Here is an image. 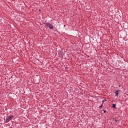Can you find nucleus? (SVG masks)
<instances>
[{
  "label": "nucleus",
  "instance_id": "nucleus-1",
  "mask_svg": "<svg viewBox=\"0 0 128 128\" xmlns=\"http://www.w3.org/2000/svg\"><path fill=\"white\" fill-rule=\"evenodd\" d=\"M14 118V116H8V118H6V122H8L10 120H12Z\"/></svg>",
  "mask_w": 128,
  "mask_h": 128
},
{
  "label": "nucleus",
  "instance_id": "nucleus-2",
  "mask_svg": "<svg viewBox=\"0 0 128 128\" xmlns=\"http://www.w3.org/2000/svg\"><path fill=\"white\" fill-rule=\"evenodd\" d=\"M46 26H48L49 28H50V30H52V28H54V26L50 23L48 22V23H46L45 24Z\"/></svg>",
  "mask_w": 128,
  "mask_h": 128
},
{
  "label": "nucleus",
  "instance_id": "nucleus-3",
  "mask_svg": "<svg viewBox=\"0 0 128 128\" xmlns=\"http://www.w3.org/2000/svg\"><path fill=\"white\" fill-rule=\"evenodd\" d=\"M120 92V90H117V91H116L115 92L116 96H118V94H119Z\"/></svg>",
  "mask_w": 128,
  "mask_h": 128
},
{
  "label": "nucleus",
  "instance_id": "nucleus-4",
  "mask_svg": "<svg viewBox=\"0 0 128 128\" xmlns=\"http://www.w3.org/2000/svg\"><path fill=\"white\" fill-rule=\"evenodd\" d=\"M116 104H112V108H116Z\"/></svg>",
  "mask_w": 128,
  "mask_h": 128
},
{
  "label": "nucleus",
  "instance_id": "nucleus-5",
  "mask_svg": "<svg viewBox=\"0 0 128 128\" xmlns=\"http://www.w3.org/2000/svg\"><path fill=\"white\" fill-rule=\"evenodd\" d=\"M100 108H102V105H101L99 106Z\"/></svg>",
  "mask_w": 128,
  "mask_h": 128
},
{
  "label": "nucleus",
  "instance_id": "nucleus-6",
  "mask_svg": "<svg viewBox=\"0 0 128 128\" xmlns=\"http://www.w3.org/2000/svg\"><path fill=\"white\" fill-rule=\"evenodd\" d=\"M103 111L104 112V114H106V110H103Z\"/></svg>",
  "mask_w": 128,
  "mask_h": 128
},
{
  "label": "nucleus",
  "instance_id": "nucleus-7",
  "mask_svg": "<svg viewBox=\"0 0 128 128\" xmlns=\"http://www.w3.org/2000/svg\"><path fill=\"white\" fill-rule=\"evenodd\" d=\"M115 122H118V120H116V119H115Z\"/></svg>",
  "mask_w": 128,
  "mask_h": 128
},
{
  "label": "nucleus",
  "instance_id": "nucleus-8",
  "mask_svg": "<svg viewBox=\"0 0 128 128\" xmlns=\"http://www.w3.org/2000/svg\"><path fill=\"white\" fill-rule=\"evenodd\" d=\"M118 86H119V88H120V85H119Z\"/></svg>",
  "mask_w": 128,
  "mask_h": 128
},
{
  "label": "nucleus",
  "instance_id": "nucleus-9",
  "mask_svg": "<svg viewBox=\"0 0 128 128\" xmlns=\"http://www.w3.org/2000/svg\"><path fill=\"white\" fill-rule=\"evenodd\" d=\"M102 102H104V100H103Z\"/></svg>",
  "mask_w": 128,
  "mask_h": 128
}]
</instances>
